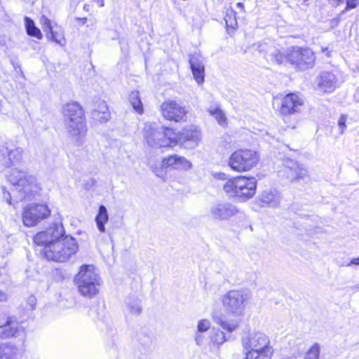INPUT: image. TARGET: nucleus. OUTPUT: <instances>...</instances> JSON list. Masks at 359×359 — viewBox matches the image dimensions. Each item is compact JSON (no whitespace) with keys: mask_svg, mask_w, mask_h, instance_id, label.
Masks as SVG:
<instances>
[{"mask_svg":"<svg viewBox=\"0 0 359 359\" xmlns=\"http://www.w3.org/2000/svg\"><path fill=\"white\" fill-rule=\"evenodd\" d=\"M8 181L13 185V188L11 192H4V198L10 205L12 201L15 203L24 200L31 201L39 190L34 177L17 169L11 172Z\"/></svg>","mask_w":359,"mask_h":359,"instance_id":"2","label":"nucleus"},{"mask_svg":"<svg viewBox=\"0 0 359 359\" xmlns=\"http://www.w3.org/2000/svg\"><path fill=\"white\" fill-rule=\"evenodd\" d=\"M34 241L43 246V254L48 260L65 262L75 255L78 244L75 238L65 235L61 224H53L48 229L35 235Z\"/></svg>","mask_w":359,"mask_h":359,"instance_id":"1","label":"nucleus"},{"mask_svg":"<svg viewBox=\"0 0 359 359\" xmlns=\"http://www.w3.org/2000/svg\"><path fill=\"white\" fill-rule=\"evenodd\" d=\"M323 52H326V55H327V57H330V51H328L327 48H323Z\"/></svg>","mask_w":359,"mask_h":359,"instance_id":"51","label":"nucleus"},{"mask_svg":"<svg viewBox=\"0 0 359 359\" xmlns=\"http://www.w3.org/2000/svg\"><path fill=\"white\" fill-rule=\"evenodd\" d=\"M15 345L8 342L0 344V359H15L18 353Z\"/></svg>","mask_w":359,"mask_h":359,"instance_id":"24","label":"nucleus"},{"mask_svg":"<svg viewBox=\"0 0 359 359\" xmlns=\"http://www.w3.org/2000/svg\"><path fill=\"white\" fill-rule=\"evenodd\" d=\"M7 299H8L7 294L4 291L0 290V302H5L7 301Z\"/></svg>","mask_w":359,"mask_h":359,"instance_id":"46","label":"nucleus"},{"mask_svg":"<svg viewBox=\"0 0 359 359\" xmlns=\"http://www.w3.org/2000/svg\"><path fill=\"white\" fill-rule=\"evenodd\" d=\"M191 69L196 81L198 84L203 83L204 81L205 66L193 67Z\"/></svg>","mask_w":359,"mask_h":359,"instance_id":"32","label":"nucleus"},{"mask_svg":"<svg viewBox=\"0 0 359 359\" xmlns=\"http://www.w3.org/2000/svg\"><path fill=\"white\" fill-rule=\"evenodd\" d=\"M189 64L191 68L198 67L204 65L202 56L198 53H194L189 57Z\"/></svg>","mask_w":359,"mask_h":359,"instance_id":"33","label":"nucleus"},{"mask_svg":"<svg viewBox=\"0 0 359 359\" xmlns=\"http://www.w3.org/2000/svg\"><path fill=\"white\" fill-rule=\"evenodd\" d=\"M237 7L238 8H243V4L241 3V2H238L237 4H236Z\"/></svg>","mask_w":359,"mask_h":359,"instance_id":"52","label":"nucleus"},{"mask_svg":"<svg viewBox=\"0 0 359 359\" xmlns=\"http://www.w3.org/2000/svg\"><path fill=\"white\" fill-rule=\"evenodd\" d=\"M19 331V326L14 317L9 316L6 322L0 325V339L15 337Z\"/></svg>","mask_w":359,"mask_h":359,"instance_id":"20","label":"nucleus"},{"mask_svg":"<svg viewBox=\"0 0 359 359\" xmlns=\"http://www.w3.org/2000/svg\"><path fill=\"white\" fill-rule=\"evenodd\" d=\"M75 283L78 287L79 292L83 296L92 298L98 292L99 286L88 283L85 281V280L75 278Z\"/></svg>","mask_w":359,"mask_h":359,"instance_id":"22","label":"nucleus"},{"mask_svg":"<svg viewBox=\"0 0 359 359\" xmlns=\"http://www.w3.org/2000/svg\"><path fill=\"white\" fill-rule=\"evenodd\" d=\"M303 104V99L299 95L291 93L283 98L278 111L282 116L294 114L301 111Z\"/></svg>","mask_w":359,"mask_h":359,"instance_id":"15","label":"nucleus"},{"mask_svg":"<svg viewBox=\"0 0 359 359\" xmlns=\"http://www.w3.org/2000/svg\"><path fill=\"white\" fill-rule=\"evenodd\" d=\"M76 278L85 280V281L97 286H100V278L93 265L81 266L80 271L76 275Z\"/></svg>","mask_w":359,"mask_h":359,"instance_id":"19","label":"nucleus"},{"mask_svg":"<svg viewBox=\"0 0 359 359\" xmlns=\"http://www.w3.org/2000/svg\"><path fill=\"white\" fill-rule=\"evenodd\" d=\"M77 20H78V21L81 22L83 25L87 22V18H78Z\"/></svg>","mask_w":359,"mask_h":359,"instance_id":"49","label":"nucleus"},{"mask_svg":"<svg viewBox=\"0 0 359 359\" xmlns=\"http://www.w3.org/2000/svg\"><path fill=\"white\" fill-rule=\"evenodd\" d=\"M144 139L153 148L176 145L175 133L172 128L159 126L156 123H147L143 129Z\"/></svg>","mask_w":359,"mask_h":359,"instance_id":"6","label":"nucleus"},{"mask_svg":"<svg viewBox=\"0 0 359 359\" xmlns=\"http://www.w3.org/2000/svg\"><path fill=\"white\" fill-rule=\"evenodd\" d=\"M109 221V215L107 208L104 205H100L98 208V212L95 216V222L98 230L101 233L106 231L105 224Z\"/></svg>","mask_w":359,"mask_h":359,"instance_id":"23","label":"nucleus"},{"mask_svg":"<svg viewBox=\"0 0 359 359\" xmlns=\"http://www.w3.org/2000/svg\"><path fill=\"white\" fill-rule=\"evenodd\" d=\"M351 264H355L359 266V257L353 258L349 263L346 264V266H350Z\"/></svg>","mask_w":359,"mask_h":359,"instance_id":"48","label":"nucleus"},{"mask_svg":"<svg viewBox=\"0 0 359 359\" xmlns=\"http://www.w3.org/2000/svg\"><path fill=\"white\" fill-rule=\"evenodd\" d=\"M298 3L306 4L309 0H297Z\"/></svg>","mask_w":359,"mask_h":359,"instance_id":"53","label":"nucleus"},{"mask_svg":"<svg viewBox=\"0 0 359 359\" xmlns=\"http://www.w3.org/2000/svg\"><path fill=\"white\" fill-rule=\"evenodd\" d=\"M65 124L69 135L79 144L82 143L87 133L83 109L76 102L67 103L62 107Z\"/></svg>","mask_w":359,"mask_h":359,"instance_id":"3","label":"nucleus"},{"mask_svg":"<svg viewBox=\"0 0 359 359\" xmlns=\"http://www.w3.org/2000/svg\"><path fill=\"white\" fill-rule=\"evenodd\" d=\"M128 308L133 315H140L142 313V306L139 299L128 303Z\"/></svg>","mask_w":359,"mask_h":359,"instance_id":"35","label":"nucleus"},{"mask_svg":"<svg viewBox=\"0 0 359 359\" xmlns=\"http://www.w3.org/2000/svg\"><path fill=\"white\" fill-rule=\"evenodd\" d=\"M257 184V181L254 177L238 176L229 180L223 189L229 198L246 201L255 196Z\"/></svg>","mask_w":359,"mask_h":359,"instance_id":"5","label":"nucleus"},{"mask_svg":"<svg viewBox=\"0 0 359 359\" xmlns=\"http://www.w3.org/2000/svg\"><path fill=\"white\" fill-rule=\"evenodd\" d=\"M163 166L187 170L191 168V163L184 157L172 155L163 160Z\"/></svg>","mask_w":359,"mask_h":359,"instance_id":"21","label":"nucleus"},{"mask_svg":"<svg viewBox=\"0 0 359 359\" xmlns=\"http://www.w3.org/2000/svg\"><path fill=\"white\" fill-rule=\"evenodd\" d=\"M290 64L302 71L311 69L315 64L314 53L310 48L293 47L290 50Z\"/></svg>","mask_w":359,"mask_h":359,"instance_id":"11","label":"nucleus"},{"mask_svg":"<svg viewBox=\"0 0 359 359\" xmlns=\"http://www.w3.org/2000/svg\"><path fill=\"white\" fill-rule=\"evenodd\" d=\"M259 160L257 151L251 149H239L230 156L229 165L236 172H246L257 165Z\"/></svg>","mask_w":359,"mask_h":359,"instance_id":"8","label":"nucleus"},{"mask_svg":"<svg viewBox=\"0 0 359 359\" xmlns=\"http://www.w3.org/2000/svg\"><path fill=\"white\" fill-rule=\"evenodd\" d=\"M161 113L166 120L180 122L186 120L188 107L182 102L168 100L161 104Z\"/></svg>","mask_w":359,"mask_h":359,"instance_id":"10","label":"nucleus"},{"mask_svg":"<svg viewBox=\"0 0 359 359\" xmlns=\"http://www.w3.org/2000/svg\"><path fill=\"white\" fill-rule=\"evenodd\" d=\"M210 114L213 116L220 125H224L226 123V117L222 111L219 108L209 109Z\"/></svg>","mask_w":359,"mask_h":359,"instance_id":"34","label":"nucleus"},{"mask_svg":"<svg viewBox=\"0 0 359 359\" xmlns=\"http://www.w3.org/2000/svg\"><path fill=\"white\" fill-rule=\"evenodd\" d=\"M340 21V17L339 15L332 19L330 21V26L332 29L333 28H335L338 26L339 25V22Z\"/></svg>","mask_w":359,"mask_h":359,"instance_id":"44","label":"nucleus"},{"mask_svg":"<svg viewBox=\"0 0 359 359\" xmlns=\"http://www.w3.org/2000/svg\"><path fill=\"white\" fill-rule=\"evenodd\" d=\"M26 32L28 35L41 39L43 35L41 30L35 26L34 22L29 17H25Z\"/></svg>","mask_w":359,"mask_h":359,"instance_id":"27","label":"nucleus"},{"mask_svg":"<svg viewBox=\"0 0 359 359\" xmlns=\"http://www.w3.org/2000/svg\"><path fill=\"white\" fill-rule=\"evenodd\" d=\"M250 292L246 289L231 290L223 295L222 305L225 311L233 316H242Z\"/></svg>","mask_w":359,"mask_h":359,"instance_id":"7","label":"nucleus"},{"mask_svg":"<svg viewBox=\"0 0 359 359\" xmlns=\"http://www.w3.org/2000/svg\"><path fill=\"white\" fill-rule=\"evenodd\" d=\"M36 299L34 296H29L27 299V304L30 310H34L36 306Z\"/></svg>","mask_w":359,"mask_h":359,"instance_id":"43","label":"nucleus"},{"mask_svg":"<svg viewBox=\"0 0 359 359\" xmlns=\"http://www.w3.org/2000/svg\"><path fill=\"white\" fill-rule=\"evenodd\" d=\"M320 346L318 343L313 344L306 353L303 359H319Z\"/></svg>","mask_w":359,"mask_h":359,"instance_id":"31","label":"nucleus"},{"mask_svg":"<svg viewBox=\"0 0 359 359\" xmlns=\"http://www.w3.org/2000/svg\"><path fill=\"white\" fill-rule=\"evenodd\" d=\"M93 116L95 120L101 123H105L110 118V112H102L100 110H94Z\"/></svg>","mask_w":359,"mask_h":359,"instance_id":"36","label":"nucleus"},{"mask_svg":"<svg viewBox=\"0 0 359 359\" xmlns=\"http://www.w3.org/2000/svg\"><path fill=\"white\" fill-rule=\"evenodd\" d=\"M316 80L318 88L325 93H330L338 87V79L330 72H321Z\"/></svg>","mask_w":359,"mask_h":359,"instance_id":"17","label":"nucleus"},{"mask_svg":"<svg viewBox=\"0 0 359 359\" xmlns=\"http://www.w3.org/2000/svg\"><path fill=\"white\" fill-rule=\"evenodd\" d=\"M212 335H211V341L217 345H221L228 340V337L225 335V334L219 330L213 328L212 330Z\"/></svg>","mask_w":359,"mask_h":359,"instance_id":"30","label":"nucleus"},{"mask_svg":"<svg viewBox=\"0 0 359 359\" xmlns=\"http://www.w3.org/2000/svg\"><path fill=\"white\" fill-rule=\"evenodd\" d=\"M346 116L344 115H341L338 121V124L339 128L341 130V133L344 132V129L346 128Z\"/></svg>","mask_w":359,"mask_h":359,"instance_id":"42","label":"nucleus"},{"mask_svg":"<svg viewBox=\"0 0 359 359\" xmlns=\"http://www.w3.org/2000/svg\"><path fill=\"white\" fill-rule=\"evenodd\" d=\"M50 215V210L44 204H30L22 212L23 224L28 227L34 226Z\"/></svg>","mask_w":359,"mask_h":359,"instance_id":"12","label":"nucleus"},{"mask_svg":"<svg viewBox=\"0 0 359 359\" xmlns=\"http://www.w3.org/2000/svg\"><path fill=\"white\" fill-rule=\"evenodd\" d=\"M128 100L133 109L140 114H143L144 108L138 91H132L128 96Z\"/></svg>","mask_w":359,"mask_h":359,"instance_id":"28","label":"nucleus"},{"mask_svg":"<svg viewBox=\"0 0 359 359\" xmlns=\"http://www.w3.org/2000/svg\"><path fill=\"white\" fill-rule=\"evenodd\" d=\"M175 135L176 145L180 144L189 149L196 147L201 139L200 130L193 126L183 129L179 133H175Z\"/></svg>","mask_w":359,"mask_h":359,"instance_id":"16","label":"nucleus"},{"mask_svg":"<svg viewBox=\"0 0 359 359\" xmlns=\"http://www.w3.org/2000/svg\"><path fill=\"white\" fill-rule=\"evenodd\" d=\"M258 48L259 52H265L266 59L272 63L283 65L290 64L291 48L280 50L266 43L259 44Z\"/></svg>","mask_w":359,"mask_h":359,"instance_id":"13","label":"nucleus"},{"mask_svg":"<svg viewBox=\"0 0 359 359\" xmlns=\"http://www.w3.org/2000/svg\"><path fill=\"white\" fill-rule=\"evenodd\" d=\"M224 20L226 21L227 27L233 28L234 26L237 25L235 13L233 11H231L229 13L226 14V17L224 18Z\"/></svg>","mask_w":359,"mask_h":359,"instance_id":"37","label":"nucleus"},{"mask_svg":"<svg viewBox=\"0 0 359 359\" xmlns=\"http://www.w3.org/2000/svg\"><path fill=\"white\" fill-rule=\"evenodd\" d=\"M46 36L48 39H51L61 46L65 43L64 32L60 27H57V25L55 27H53L51 31H48L46 33Z\"/></svg>","mask_w":359,"mask_h":359,"instance_id":"26","label":"nucleus"},{"mask_svg":"<svg viewBox=\"0 0 359 359\" xmlns=\"http://www.w3.org/2000/svg\"><path fill=\"white\" fill-rule=\"evenodd\" d=\"M210 327V322L207 319L200 320L197 325V331L199 332H205Z\"/></svg>","mask_w":359,"mask_h":359,"instance_id":"38","label":"nucleus"},{"mask_svg":"<svg viewBox=\"0 0 359 359\" xmlns=\"http://www.w3.org/2000/svg\"><path fill=\"white\" fill-rule=\"evenodd\" d=\"M40 22L42 25L43 30L47 33L48 31H51L53 26L51 25L50 20L45 15H42L40 18Z\"/></svg>","mask_w":359,"mask_h":359,"instance_id":"39","label":"nucleus"},{"mask_svg":"<svg viewBox=\"0 0 359 359\" xmlns=\"http://www.w3.org/2000/svg\"><path fill=\"white\" fill-rule=\"evenodd\" d=\"M267 335L262 332L248 333L241 339L245 353L243 359H271L273 348Z\"/></svg>","mask_w":359,"mask_h":359,"instance_id":"4","label":"nucleus"},{"mask_svg":"<svg viewBox=\"0 0 359 359\" xmlns=\"http://www.w3.org/2000/svg\"><path fill=\"white\" fill-rule=\"evenodd\" d=\"M100 6H104V2H103V1H102L100 2Z\"/></svg>","mask_w":359,"mask_h":359,"instance_id":"54","label":"nucleus"},{"mask_svg":"<svg viewBox=\"0 0 359 359\" xmlns=\"http://www.w3.org/2000/svg\"><path fill=\"white\" fill-rule=\"evenodd\" d=\"M23 153V149L11 140L0 142V167L6 169L15 165L21 161Z\"/></svg>","mask_w":359,"mask_h":359,"instance_id":"9","label":"nucleus"},{"mask_svg":"<svg viewBox=\"0 0 359 359\" xmlns=\"http://www.w3.org/2000/svg\"><path fill=\"white\" fill-rule=\"evenodd\" d=\"M212 318L215 323L219 325L224 330L228 331L229 333L233 332L238 327V323L235 320L226 321L222 316L215 315L212 316Z\"/></svg>","mask_w":359,"mask_h":359,"instance_id":"25","label":"nucleus"},{"mask_svg":"<svg viewBox=\"0 0 359 359\" xmlns=\"http://www.w3.org/2000/svg\"><path fill=\"white\" fill-rule=\"evenodd\" d=\"M286 178L293 182L304 178L307 175V170L297 162L287 161L283 170Z\"/></svg>","mask_w":359,"mask_h":359,"instance_id":"18","label":"nucleus"},{"mask_svg":"<svg viewBox=\"0 0 359 359\" xmlns=\"http://www.w3.org/2000/svg\"><path fill=\"white\" fill-rule=\"evenodd\" d=\"M239 210L236 205L228 202L213 204L209 210L208 216L213 220L225 221L236 215Z\"/></svg>","mask_w":359,"mask_h":359,"instance_id":"14","label":"nucleus"},{"mask_svg":"<svg viewBox=\"0 0 359 359\" xmlns=\"http://www.w3.org/2000/svg\"><path fill=\"white\" fill-rule=\"evenodd\" d=\"M96 110H100L101 113H102V112H109V110H108V107L107 106L105 102L100 103L99 104V106H98V109H97Z\"/></svg>","mask_w":359,"mask_h":359,"instance_id":"45","label":"nucleus"},{"mask_svg":"<svg viewBox=\"0 0 359 359\" xmlns=\"http://www.w3.org/2000/svg\"><path fill=\"white\" fill-rule=\"evenodd\" d=\"M215 177H217L219 180H226L227 175L224 172H219V173L215 174Z\"/></svg>","mask_w":359,"mask_h":359,"instance_id":"47","label":"nucleus"},{"mask_svg":"<svg viewBox=\"0 0 359 359\" xmlns=\"http://www.w3.org/2000/svg\"><path fill=\"white\" fill-rule=\"evenodd\" d=\"M358 0H346L344 11L355 8L358 6Z\"/></svg>","mask_w":359,"mask_h":359,"instance_id":"40","label":"nucleus"},{"mask_svg":"<svg viewBox=\"0 0 359 359\" xmlns=\"http://www.w3.org/2000/svg\"><path fill=\"white\" fill-rule=\"evenodd\" d=\"M203 332H199L198 331H196L195 334V341L198 346H201L204 343L205 337L203 334Z\"/></svg>","mask_w":359,"mask_h":359,"instance_id":"41","label":"nucleus"},{"mask_svg":"<svg viewBox=\"0 0 359 359\" xmlns=\"http://www.w3.org/2000/svg\"><path fill=\"white\" fill-rule=\"evenodd\" d=\"M337 6H338L340 3H343L344 0H332Z\"/></svg>","mask_w":359,"mask_h":359,"instance_id":"50","label":"nucleus"},{"mask_svg":"<svg viewBox=\"0 0 359 359\" xmlns=\"http://www.w3.org/2000/svg\"><path fill=\"white\" fill-rule=\"evenodd\" d=\"M261 201L272 207H276L279 203L276 194L271 191H264L261 196Z\"/></svg>","mask_w":359,"mask_h":359,"instance_id":"29","label":"nucleus"}]
</instances>
